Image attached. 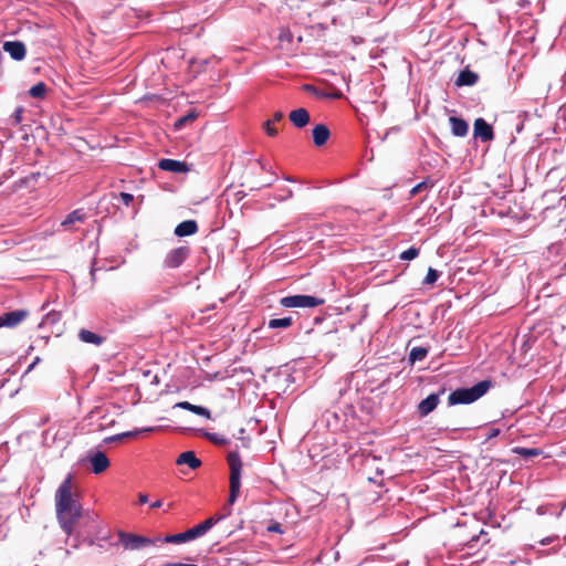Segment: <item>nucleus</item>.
Returning a JSON list of instances; mask_svg holds the SVG:
<instances>
[{
  "label": "nucleus",
  "mask_w": 566,
  "mask_h": 566,
  "mask_svg": "<svg viewBox=\"0 0 566 566\" xmlns=\"http://www.w3.org/2000/svg\"><path fill=\"white\" fill-rule=\"evenodd\" d=\"M55 511L59 524L67 539L75 535V523L83 516V505L77 494L72 493V474L62 481L55 492Z\"/></svg>",
  "instance_id": "1"
},
{
  "label": "nucleus",
  "mask_w": 566,
  "mask_h": 566,
  "mask_svg": "<svg viewBox=\"0 0 566 566\" xmlns=\"http://www.w3.org/2000/svg\"><path fill=\"white\" fill-rule=\"evenodd\" d=\"M492 387L491 380H481L470 388H458L448 397L449 406L469 405L483 397Z\"/></svg>",
  "instance_id": "2"
},
{
  "label": "nucleus",
  "mask_w": 566,
  "mask_h": 566,
  "mask_svg": "<svg viewBox=\"0 0 566 566\" xmlns=\"http://www.w3.org/2000/svg\"><path fill=\"white\" fill-rule=\"evenodd\" d=\"M228 463L230 467V493L228 503L233 505L239 496L241 488L242 461L238 450L229 452Z\"/></svg>",
  "instance_id": "3"
},
{
  "label": "nucleus",
  "mask_w": 566,
  "mask_h": 566,
  "mask_svg": "<svg viewBox=\"0 0 566 566\" xmlns=\"http://www.w3.org/2000/svg\"><path fill=\"white\" fill-rule=\"evenodd\" d=\"M109 537L111 536L108 532L93 537L91 535L83 536L80 531H76L75 535H73L70 539H66V544L74 549L86 545L88 547L96 546L99 551H107L111 546H113V543L109 542Z\"/></svg>",
  "instance_id": "4"
},
{
  "label": "nucleus",
  "mask_w": 566,
  "mask_h": 566,
  "mask_svg": "<svg viewBox=\"0 0 566 566\" xmlns=\"http://www.w3.org/2000/svg\"><path fill=\"white\" fill-rule=\"evenodd\" d=\"M324 304V300L313 295H289L281 298V305L286 308H313Z\"/></svg>",
  "instance_id": "5"
},
{
  "label": "nucleus",
  "mask_w": 566,
  "mask_h": 566,
  "mask_svg": "<svg viewBox=\"0 0 566 566\" xmlns=\"http://www.w3.org/2000/svg\"><path fill=\"white\" fill-rule=\"evenodd\" d=\"M119 543L124 546L125 549L137 551L147 545H154L157 542H161V538H149L146 536L126 533L120 531L118 533Z\"/></svg>",
  "instance_id": "6"
},
{
  "label": "nucleus",
  "mask_w": 566,
  "mask_h": 566,
  "mask_svg": "<svg viewBox=\"0 0 566 566\" xmlns=\"http://www.w3.org/2000/svg\"><path fill=\"white\" fill-rule=\"evenodd\" d=\"M190 249L187 245H181L170 250L164 259V268L177 269L179 268L189 256Z\"/></svg>",
  "instance_id": "7"
},
{
  "label": "nucleus",
  "mask_w": 566,
  "mask_h": 566,
  "mask_svg": "<svg viewBox=\"0 0 566 566\" xmlns=\"http://www.w3.org/2000/svg\"><path fill=\"white\" fill-rule=\"evenodd\" d=\"M473 136L474 138H480L481 142L488 143L494 139V130L492 125H490L484 118L479 117L474 120L473 124Z\"/></svg>",
  "instance_id": "8"
},
{
  "label": "nucleus",
  "mask_w": 566,
  "mask_h": 566,
  "mask_svg": "<svg viewBox=\"0 0 566 566\" xmlns=\"http://www.w3.org/2000/svg\"><path fill=\"white\" fill-rule=\"evenodd\" d=\"M444 388H442L439 392L430 394L423 400H421L418 405V413L421 417H426L431 413L440 401V395L444 394Z\"/></svg>",
  "instance_id": "9"
},
{
  "label": "nucleus",
  "mask_w": 566,
  "mask_h": 566,
  "mask_svg": "<svg viewBox=\"0 0 566 566\" xmlns=\"http://www.w3.org/2000/svg\"><path fill=\"white\" fill-rule=\"evenodd\" d=\"M88 460L95 474L103 473L109 467V460L103 451H90Z\"/></svg>",
  "instance_id": "10"
},
{
  "label": "nucleus",
  "mask_w": 566,
  "mask_h": 566,
  "mask_svg": "<svg viewBox=\"0 0 566 566\" xmlns=\"http://www.w3.org/2000/svg\"><path fill=\"white\" fill-rule=\"evenodd\" d=\"M28 316V311L15 310L10 311L0 316V328L2 327H15Z\"/></svg>",
  "instance_id": "11"
},
{
  "label": "nucleus",
  "mask_w": 566,
  "mask_h": 566,
  "mask_svg": "<svg viewBox=\"0 0 566 566\" xmlns=\"http://www.w3.org/2000/svg\"><path fill=\"white\" fill-rule=\"evenodd\" d=\"M198 537H201L197 531V527L193 526L189 530H187L186 532H182V533H178V534H172V535H166L165 537L161 538V542L164 543H172V544H180V543H186V542H190V541H193Z\"/></svg>",
  "instance_id": "12"
},
{
  "label": "nucleus",
  "mask_w": 566,
  "mask_h": 566,
  "mask_svg": "<svg viewBox=\"0 0 566 566\" xmlns=\"http://www.w3.org/2000/svg\"><path fill=\"white\" fill-rule=\"evenodd\" d=\"M3 51L14 61H22L27 54L25 45L21 41H6L3 43Z\"/></svg>",
  "instance_id": "13"
},
{
  "label": "nucleus",
  "mask_w": 566,
  "mask_h": 566,
  "mask_svg": "<svg viewBox=\"0 0 566 566\" xmlns=\"http://www.w3.org/2000/svg\"><path fill=\"white\" fill-rule=\"evenodd\" d=\"M158 167L161 170L176 172V174H182L188 171V166L185 161L177 160V159H170V158H164L159 160Z\"/></svg>",
  "instance_id": "14"
},
{
  "label": "nucleus",
  "mask_w": 566,
  "mask_h": 566,
  "mask_svg": "<svg viewBox=\"0 0 566 566\" xmlns=\"http://www.w3.org/2000/svg\"><path fill=\"white\" fill-rule=\"evenodd\" d=\"M289 119L296 128H304L310 123V113L306 108L300 107L289 114Z\"/></svg>",
  "instance_id": "15"
},
{
  "label": "nucleus",
  "mask_w": 566,
  "mask_h": 566,
  "mask_svg": "<svg viewBox=\"0 0 566 566\" xmlns=\"http://www.w3.org/2000/svg\"><path fill=\"white\" fill-rule=\"evenodd\" d=\"M312 135L314 145L317 147H322L327 143L331 136V132L325 124H317L314 126Z\"/></svg>",
  "instance_id": "16"
},
{
  "label": "nucleus",
  "mask_w": 566,
  "mask_h": 566,
  "mask_svg": "<svg viewBox=\"0 0 566 566\" xmlns=\"http://www.w3.org/2000/svg\"><path fill=\"white\" fill-rule=\"evenodd\" d=\"M451 125V133L457 137H464L469 132V124L461 117L451 116L449 118Z\"/></svg>",
  "instance_id": "17"
},
{
  "label": "nucleus",
  "mask_w": 566,
  "mask_h": 566,
  "mask_svg": "<svg viewBox=\"0 0 566 566\" xmlns=\"http://www.w3.org/2000/svg\"><path fill=\"white\" fill-rule=\"evenodd\" d=\"M198 231V224L195 220H185L175 228V235L182 238L192 235Z\"/></svg>",
  "instance_id": "18"
},
{
  "label": "nucleus",
  "mask_w": 566,
  "mask_h": 566,
  "mask_svg": "<svg viewBox=\"0 0 566 566\" xmlns=\"http://www.w3.org/2000/svg\"><path fill=\"white\" fill-rule=\"evenodd\" d=\"M230 515V511L227 513V514H217V515H213L209 518H207L206 521H203L202 523L196 525L197 527V531L199 533L200 536H203L205 534H207L217 523H219L220 521L224 520L227 516Z\"/></svg>",
  "instance_id": "19"
},
{
  "label": "nucleus",
  "mask_w": 566,
  "mask_h": 566,
  "mask_svg": "<svg viewBox=\"0 0 566 566\" xmlns=\"http://www.w3.org/2000/svg\"><path fill=\"white\" fill-rule=\"evenodd\" d=\"M177 464H187L190 469L196 470L201 465V460L196 455L193 451L182 452L178 459Z\"/></svg>",
  "instance_id": "20"
},
{
  "label": "nucleus",
  "mask_w": 566,
  "mask_h": 566,
  "mask_svg": "<svg viewBox=\"0 0 566 566\" xmlns=\"http://www.w3.org/2000/svg\"><path fill=\"white\" fill-rule=\"evenodd\" d=\"M78 339L83 343L92 344L95 346H101L105 340V338L99 334L84 328L80 329Z\"/></svg>",
  "instance_id": "21"
},
{
  "label": "nucleus",
  "mask_w": 566,
  "mask_h": 566,
  "mask_svg": "<svg viewBox=\"0 0 566 566\" xmlns=\"http://www.w3.org/2000/svg\"><path fill=\"white\" fill-rule=\"evenodd\" d=\"M479 81V75L478 73L469 70V69H465L463 71L460 72L457 81H455V84L458 86H472L474 85L476 82Z\"/></svg>",
  "instance_id": "22"
},
{
  "label": "nucleus",
  "mask_w": 566,
  "mask_h": 566,
  "mask_svg": "<svg viewBox=\"0 0 566 566\" xmlns=\"http://www.w3.org/2000/svg\"><path fill=\"white\" fill-rule=\"evenodd\" d=\"M85 220V212L83 209H75L71 211L64 220L61 222V226L64 228H69L75 222H83Z\"/></svg>",
  "instance_id": "23"
},
{
  "label": "nucleus",
  "mask_w": 566,
  "mask_h": 566,
  "mask_svg": "<svg viewBox=\"0 0 566 566\" xmlns=\"http://www.w3.org/2000/svg\"><path fill=\"white\" fill-rule=\"evenodd\" d=\"M554 130L558 134L566 133V104L557 111Z\"/></svg>",
  "instance_id": "24"
},
{
  "label": "nucleus",
  "mask_w": 566,
  "mask_h": 566,
  "mask_svg": "<svg viewBox=\"0 0 566 566\" xmlns=\"http://www.w3.org/2000/svg\"><path fill=\"white\" fill-rule=\"evenodd\" d=\"M428 353H429L428 347L416 346L410 349L408 359L411 364H415L416 361L424 359L427 357Z\"/></svg>",
  "instance_id": "25"
},
{
  "label": "nucleus",
  "mask_w": 566,
  "mask_h": 566,
  "mask_svg": "<svg viewBox=\"0 0 566 566\" xmlns=\"http://www.w3.org/2000/svg\"><path fill=\"white\" fill-rule=\"evenodd\" d=\"M293 319L291 316L282 318H271L268 323V327L271 329L287 328L292 325Z\"/></svg>",
  "instance_id": "26"
},
{
  "label": "nucleus",
  "mask_w": 566,
  "mask_h": 566,
  "mask_svg": "<svg viewBox=\"0 0 566 566\" xmlns=\"http://www.w3.org/2000/svg\"><path fill=\"white\" fill-rule=\"evenodd\" d=\"M513 453L523 458H533L542 454V450L537 448L515 447Z\"/></svg>",
  "instance_id": "27"
},
{
  "label": "nucleus",
  "mask_w": 566,
  "mask_h": 566,
  "mask_svg": "<svg viewBox=\"0 0 566 566\" xmlns=\"http://www.w3.org/2000/svg\"><path fill=\"white\" fill-rule=\"evenodd\" d=\"M46 91L45 83L39 82L29 90V95L34 98H43L46 95Z\"/></svg>",
  "instance_id": "28"
},
{
  "label": "nucleus",
  "mask_w": 566,
  "mask_h": 566,
  "mask_svg": "<svg viewBox=\"0 0 566 566\" xmlns=\"http://www.w3.org/2000/svg\"><path fill=\"white\" fill-rule=\"evenodd\" d=\"M203 436L207 439H209L211 442L219 444V446H226L229 443V439H227L226 437H223L219 433L203 431Z\"/></svg>",
  "instance_id": "29"
},
{
  "label": "nucleus",
  "mask_w": 566,
  "mask_h": 566,
  "mask_svg": "<svg viewBox=\"0 0 566 566\" xmlns=\"http://www.w3.org/2000/svg\"><path fill=\"white\" fill-rule=\"evenodd\" d=\"M545 200L547 202H553L554 200H558V207H560L562 205L564 207H566V196H560V193L558 191H549V192H546L545 196H544Z\"/></svg>",
  "instance_id": "30"
},
{
  "label": "nucleus",
  "mask_w": 566,
  "mask_h": 566,
  "mask_svg": "<svg viewBox=\"0 0 566 566\" xmlns=\"http://www.w3.org/2000/svg\"><path fill=\"white\" fill-rule=\"evenodd\" d=\"M440 276V272L433 268H429L426 277L422 281V284L424 285H432L434 284Z\"/></svg>",
  "instance_id": "31"
},
{
  "label": "nucleus",
  "mask_w": 566,
  "mask_h": 566,
  "mask_svg": "<svg viewBox=\"0 0 566 566\" xmlns=\"http://www.w3.org/2000/svg\"><path fill=\"white\" fill-rule=\"evenodd\" d=\"M419 252H420V250L418 248L410 247L409 249L403 251L399 258H400V260H403V261H411L419 255Z\"/></svg>",
  "instance_id": "32"
},
{
  "label": "nucleus",
  "mask_w": 566,
  "mask_h": 566,
  "mask_svg": "<svg viewBox=\"0 0 566 566\" xmlns=\"http://www.w3.org/2000/svg\"><path fill=\"white\" fill-rule=\"evenodd\" d=\"M433 186V182L427 178L420 182H418L411 190H410V195L411 196H415L417 193H419L422 189L424 188H428V187H432Z\"/></svg>",
  "instance_id": "33"
},
{
  "label": "nucleus",
  "mask_w": 566,
  "mask_h": 566,
  "mask_svg": "<svg viewBox=\"0 0 566 566\" xmlns=\"http://www.w3.org/2000/svg\"><path fill=\"white\" fill-rule=\"evenodd\" d=\"M59 319H60V315L56 312H50L43 317L41 324L42 325H52V324H55Z\"/></svg>",
  "instance_id": "34"
},
{
  "label": "nucleus",
  "mask_w": 566,
  "mask_h": 566,
  "mask_svg": "<svg viewBox=\"0 0 566 566\" xmlns=\"http://www.w3.org/2000/svg\"><path fill=\"white\" fill-rule=\"evenodd\" d=\"M266 531L269 533H277V534H284L285 531L282 527V525L276 521H271L270 525L266 527Z\"/></svg>",
  "instance_id": "35"
},
{
  "label": "nucleus",
  "mask_w": 566,
  "mask_h": 566,
  "mask_svg": "<svg viewBox=\"0 0 566 566\" xmlns=\"http://www.w3.org/2000/svg\"><path fill=\"white\" fill-rule=\"evenodd\" d=\"M115 198L120 200L125 206H129L134 200V196L128 192H119L115 195Z\"/></svg>",
  "instance_id": "36"
},
{
  "label": "nucleus",
  "mask_w": 566,
  "mask_h": 566,
  "mask_svg": "<svg viewBox=\"0 0 566 566\" xmlns=\"http://www.w3.org/2000/svg\"><path fill=\"white\" fill-rule=\"evenodd\" d=\"M192 413H196L198 416H202V417H206V418H210L211 413H210V410L203 406H197L195 405L192 410H191Z\"/></svg>",
  "instance_id": "37"
},
{
  "label": "nucleus",
  "mask_w": 566,
  "mask_h": 566,
  "mask_svg": "<svg viewBox=\"0 0 566 566\" xmlns=\"http://www.w3.org/2000/svg\"><path fill=\"white\" fill-rule=\"evenodd\" d=\"M195 118H196V114H195V113H189V114H187L186 116L180 117V118L175 123V127H176V128H180V127H182L187 122H189V120H193Z\"/></svg>",
  "instance_id": "38"
},
{
  "label": "nucleus",
  "mask_w": 566,
  "mask_h": 566,
  "mask_svg": "<svg viewBox=\"0 0 566 566\" xmlns=\"http://www.w3.org/2000/svg\"><path fill=\"white\" fill-rule=\"evenodd\" d=\"M263 128L266 133V135H269L270 137H274L277 135V129L273 127V123L272 120L268 119L264 124H263Z\"/></svg>",
  "instance_id": "39"
},
{
  "label": "nucleus",
  "mask_w": 566,
  "mask_h": 566,
  "mask_svg": "<svg viewBox=\"0 0 566 566\" xmlns=\"http://www.w3.org/2000/svg\"><path fill=\"white\" fill-rule=\"evenodd\" d=\"M22 114H23V107L19 106L14 109L12 114V122L13 124L18 125L22 122Z\"/></svg>",
  "instance_id": "40"
},
{
  "label": "nucleus",
  "mask_w": 566,
  "mask_h": 566,
  "mask_svg": "<svg viewBox=\"0 0 566 566\" xmlns=\"http://www.w3.org/2000/svg\"><path fill=\"white\" fill-rule=\"evenodd\" d=\"M193 406L195 405H192L188 401H180V402L175 403L174 408H179V409L188 410L191 412Z\"/></svg>",
  "instance_id": "41"
},
{
  "label": "nucleus",
  "mask_w": 566,
  "mask_h": 566,
  "mask_svg": "<svg viewBox=\"0 0 566 566\" xmlns=\"http://www.w3.org/2000/svg\"><path fill=\"white\" fill-rule=\"evenodd\" d=\"M500 433H501V430H500V429H497V428H492V429H490V430L486 432V434H485V441H489V440H491V439L496 438L497 436H500Z\"/></svg>",
  "instance_id": "42"
},
{
  "label": "nucleus",
  "mask_w": 566,
  "mask_h": 566,
  "mask_svg": "<svg viewBox=\"0 0 566 566\" xmlns=\"http://www.w3.org/2000/svg\"><path fill=\"white\" fill-rule=\"evenodd\" d=\"M556 539H558V536L557 535H551V536H546L544 538H542L539 541V545L542 546H546V545H549L552 544L553 542H555Z\"/></svg>",
  "instance_id": "43"
},
{
  "label": "nucleus",
  "mask_w": 566,
  "mask_h": 566,
  "mask_svg": "<svg viewBox=\"0 0 566 566\" xmlns=\"http://www.w3.org/2000/svg\"><path fill=\"white\" fill-rule=\"evenodd\" d=\"M137 434H138V431L134 430V431H126V432L118 433V437H119V439L122 441L125 438L135 437Z\"/></svg>",
  "instance_id": "44"
},
{
  "label": "nucleus",
  "mask_w": 566,
  "mask_h": 566,
  "mask_svg": "<svg viewBox=\"0 0 566 566\" xmlns=\"http://www.w3.org/2000/svg\"><path fill=\"white\" fill-rule=\"evenodd\" d=\"M117 441H120L119 437H118V433L117 434H114V436H109V437H106L104 440H103V443H113V442H117Z\"/></svg>",
  "instance_id": "45"
},
{
  "label": "nucleus",
  "mask_w": 566,
  "mask_h": 566,
  "mask_svg": "<svg viewBox=\"0 0 566 566\" xmlns=\"http://www.w3.org/2000/svg\"><path fill=\"white\" fill-rule=\"evenodd\" d=\"M283 117H284V114L281 111H277L274 113L273 118L271 120H272V123H276V122L282 120Z\"/></svg>",
  "instance_id": "46"
},
{
  "label": "nucleus",
  "mask_w": 566,
  "mask_h": 566,
  "mask_svg": "<svg viewBox=\"0 0 566 566\" xmlns=\"http://www.w3.org/2000/svg\"><path fill=\"white\" fill-rule=\"evenodd\" d=\"M148 501H149V497L146 493L138 494V503L139 504H146Z\"/></svg>",
  "instance_id": "47"
},
{
  "label": "nucleus",
  "mask_w": 566,
  "mask_h": 566,
  "mask_svg": "<svg viewBox=\"0 0 566 566\" xmlns=\"http://www.w3.org/2000/svg\"><path fill=\"white\" fill-rule=\"evenodd\" d=\"M161 566H198L196 564H186V563H165Z\"/></svg>",
  "instance_id": "48"
},
{
  "label": "nucleus",
  "mask_w": 566,
  "mask_h": 566,
  "mask_svg": "<svg viewBox=\"0 0 566 566\" xmlns=\"http://www.w3.org/2000/svg\"><path fill=\"white\" fill-rule=\"evenodd\" d=\"M40 361V357H35L34 360L29 365L28 369H27V373L31 371L35 365H38Z\"/></svg>",
  "instance_id": "49"
},
{
  "label": "nucleus",
  "mask_w": 566,
  "mask_h": 566,
  "mask_svg": "<svg viewBox=\"0 0 566 566\" xmlns=\"http://www.w3.org/2000/svg\"><path fill=\"white\" fill-rule=\"evenodd\" d=\"M563 275H566V260H565V263L563 264V266L560 268V272L555 274L556 277H560Z\"/></svg>",
  "instance_id": "50"
},
{
  "label": "nucleus",
  "mask_w": 566,
  "mask_h": 566,
  "mask_svg": "<svg viewBox=\"0 0 566 566\" xmlns=\"http://www.w3.org/2000/svg\"><path fill=\"white\" fill-rule=\"evenodd\" d=\"M161 506H163V500H156L155 502H153V503L150 504V507H151V509H159V507H161Z\"/></svg>",
  "instance_id": "51"
},
{
  "label": "nucleus",
  "mask_w": 566,
  "mask_h": 566,
  "mask_svg": "<svg viewBox=\"0 0 566 566\" xmlns=\"http://www.w3.org/2000/svg\"><path fill=\"white\" fill-rule=\"evenodd\" d=\"M240 439H241V441H242V446H243V447H245V448H247V447H249L250 438H244V437H242V438H240Z\"/></svg>",
  "instance_id": "52"
},
{
  "label": "nucleus",
  "mask_w": 566,
  "mask_h": 566,
  "mask_svg": "<svg viewBox=\"0 0 566 566\" xmlns=\"http://www.w3.org/2000/svg\"><path fill=\"white\" fill-rule=\"evenodd\" d=\"M559 247H560V244H557V243H556V244H552V245L549 247V252L558 251Z\"/></svg>",
  "instance_id": "53"
},
{
  "label": "nucleus",
  "mask_w": 566,
  "mask_h": 566,
  "mask_svg": "<svg viewBox=\"0 0 566 566\" xmlns=\"http://www.w3.org/2000/svg\"><path fill=\"white\" fill-rule=\"evenodd\" d=\"M50 433H51V429H48L46 431H44V438L48 439Z\"/></svg>",
  "instance_id": "54"
},
{
  "label": "nucleus",
  "mask_w": 566,
  "mask_h": 566,
  "mask_svg": "<svg viewBox=\"0 0 566 566\" xmlns=\"http://www.w3.org/2000/svg\"><path fill=\"white\" fill-rule=\"evenodd\" d=\"M292 195H293L292 190H290V189H289V190H287V196H286V198H291V197H292Z\"/></svg>",
  "instance_id": "55"
},
{
  "label": "nucleus",
  "mask_w": 566,
  "mask_h": 566,
  "mask_svg": "<svg viewBox=\"0 0 566 566\" xmlns=\"http://www.w3.org/2000/svg\"><path fill=\"white\" fill-rule=\"evenodd\" d=\"M94 272H95V269H94V264H93V265H92V268H91V274H92V276H94Z\"/></svg>",
  "instance_id": "56"
},
{
  "label": "nucleus",
  "mask_w": 566,
  "mask_h": 566,
  "mask_svg": "<svg viewBox=\"0 0 566 566\" xmlns=\"http://www.w3.org/2000/svg\"><path fill=\"white\" fill-rule=\"evenodd\" d=\"M552 208H553L552 206H547V207L545 208V211H548V210H551Z\"/></svg>",
  "instance_id": "57"
},
{
  "label": "nucleus",
  "mask_w": 566,
  "mask_h": 566,
  "mask_svg": "<svg viewBox=\"0 0 566 566\" xmlns=\"http://www.w3.org/2000/svg\"><path fill=\"white\" fill-rule=\"evenodd\" d=\"M516 130H517V132H521V130H522V125H521V126H517Z\"/></svg>",
  "instance_id": "58"
},
{
  "label": "nucleus",
  "mask_w": 566,
  "mask_h": 566,
  "mask_svg": "<svg viewBox=\"0 0 566 566\" xmlns=\"http://www.w3.org/2000/svg\"><path fill=\"white\" fill-rule=\"evenodd\" d=\"M285 180L293 181V179L291 177H286Z\"/></svg>",
  "instance_id": "59"
}]
</instances>
